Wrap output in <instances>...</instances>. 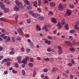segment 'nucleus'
I'll use <instances>...</instances> for the list:
<instances>
[{"label":"nucleus","mask_w":79,"mask_h":79,"mask_svg":"<svg viewBox=\"0 0 79 79\" xmlns=\"http://www.w3.org/2000/svg\"><path fill=\"white\" fill-rule=\"evenodd\" d=\"M0 6L1 9H2L3 10H4L5 13H8V12H9V10L8 9H6V8H5V5H4V4L2 2H0Z\"/></svg>","instance_id":"1"},{"label":"nucleus","mask_w":79,"mask_h":79,"mask_svg":"<svg viewBox=\"0 0 79 79\" xmlns=\"http://www.w3.org/2000/svg\"><path fill=\"white\" fill-rule=\"evenodd\" d=\"M29 13L34 18H37L38 17V16H39V14H38V13H33V11H29Z\"/></svg>","instance_id":"2"},{"label":"nucleus","mask_w":79,"mask_h":79,"mask_svg":"<svg viewBox=\"0 0 79 79\" xmlns=\"http://www.w3.org/2000/svg\"><path fill=\"white\" fill-rule=\"evenodd\" d=\"M67 13H66L65 15V16H70V15H71V13H72V11L68 9H67Z\"/></svg>","instance_id":"3"},{"label":"nucleus","mask_w":79,"mask_h":79,"mask_svg":"<svg viewBox=\"0 0 79 79\" xmlns=\"http://www.w3.org/2000/svg\"><path fill=\"white\" fill-rule=\"evenodd\" d=\"M4 39H6L7 42H10V38L9 36H5L3 37Z\"/></svg>","instance_id":"4"},{"label":"nucleus","mask_w":79,"mask_h":79,"mask_svg":"<svg viewBox=\"0 0 79 79\" xmlns=\"http://www.w3.org/2000/svg\"><path fill=\"white\" fill-rule=\"evenodd\" d=\"M15 3L17 5L18 7H22V4L21 3V2H19L18 1H15Z\"/></svg>","instance_id":"5"},{"label":"nucleus","mask_w":79,"mask_h":79,"mask_svg":"<svg viewBox=\"0 0 79 79\" xmlns=\"http://www.w3.org/2000/svg\"><path fill=\"white\" fill-rule=\"evenodd\" d=\"M18 31L19 33V35H23V31H22V29H21L20 28L18 29Z\"/></svg>","instance_id":"6"},{"label":"nucleus","mask_w":79,"mask_h":79,"mask_svg":"<svg viewBox=\"0 0 79 79\" xmlns=\"http://www.w3.org/2000/svg\"><path fill=\"white\" fill-rule=\"evenodd\" d=\"M63 8H64V7H63V5L61 4H60L58 7L59 10L62 11V10H63Z\"/></svg>","instance_id":"7"},{"label":"nucleus","mask_w":79,"mask_h":79,"mask_svg":"<svg viewBox=\"0 0 79 79\" xmlns=\"http://www.w3.org/2000/svg\"><path fill=\"white\" fill-rule=\"evenodd\" d=\"M50 6H51V7H52V8H53L55 6V3L54 2H51L50 3Z\"/></svg>","instance_id":"8"},{"label":"nucleus","mask_w":79,"mask_h":79,"mask_svg":"<svg viewBox=\"0 0 79 79\" xmlns=\"http://www.w3.org/2000/svg\"><path fill=\"white\" fill-rule=\"evenodd\" d=\"M27 61V59L26 58H24L22 60V62L24 64H26Z\"/></svg>","instance_id":"9"},{"label":"nucleus","mask_w":79,"mask_h":79,"mask_svg":"<svg viewBox=\"0 0 79 79\" xmlns=\"http://www.w3.org/2000/svg\"><path fill=\"white\" fill-rule=\"evenodd\" d=\"M44 42L46 44H48V45H50L51 41H48L47 40H45Z\"/></svg>","instance_id":"10"},{"label":"nucleus","mask_w":79,"mask_h":79,"mask_svg":"<svg viewBox=\"0 0 79 79\" xmlns=\"http://www.w3.org/2000/svg\"><path fill=\"white\" fill-rule=\"evenodd\" d=\"M17 60L19 63H21V56H19L17 58Z\"/></svg>","instance_id":"11"},{"label":"nucleus","mask_w":79,"mask_h":79,"mask_svg":"<svg viewBox=\"0 0 79 79\" xmlns=\"http://www.w3.org/2000/svg\"><path fill=\"white\" fill-rule=\"evenodd\" d=\"M36 30L38 31H40V30H41L40 27L37 25H36Z\"/></svg>","instance_id":"12"},{"label":"nucleus","mask_w":79,"mask_h":79,"mask_svg":"<svg viewBox=\"0 0 79 79\" xmlns=\"http://www.w3.org/2000/svg\"><path fill=\"white\" fill-rule=\"evenodd\" d=\"M34 4V6H35V7H36V8L37 7V4L38 2L37 1H35L34 2H33Z\"/></svg>","instance_id":"13"},{"label":"nucleus","mask_w":79,"mask_h":79,"mask_svg":"<svg viewBox=\"0 0 79 79\" xmlns=\"http://www.w3.org/2000/svg\"><path fill=\"white\" fill-rule=\"evenodd\" d=\"M51 21L52 23H56V19H52Z\"/></svg>","instance_id":"14"},{"label":"nucleus","mask_w":79,"mask_h":79,"mask_svg":"<svg viewBox=\"0 0 79 79\" xmlns=\"http://www.w3.org/2000/svg\"><path fill=\"white\" fill-rule=\"evenodd\" d=\"M28 65L29 66H30V68H32L34 66V64L32 63H29L28 64Z\"/></svg>","instance_id":"15"},{"label":"nucleus","mask_w":79,"mask_h":79,"mask_svg":"<svg viewBox=\"0 0 79 79\" xmlns=\"http://www.w3.org/2000/svg\"><path fill=\"white\" fill-rule=\"evenodd\" d=\"M57 25V27H58V28H59V29L61 28V23H60L58 22Z\"/></svg>","instance_id":"16"},{"label":"nucleus","mask_w":79,"mask_h":79,"mask_svg":"<svg viewBox=\"0 0 79 79\" xmlns=\"http://www.w3.org/2000/svg\"><path fill=\"white\" fill-rule=\"evenodd\" d=\"M14 10L16 11H18L19 10V8H18L16 6H15V7L14 8Z\"/></svg>","instance_id":"17"},{"label":"nucleus","mask_w":79,"mask_h":79,"mask_svg":"<svg viewBox=\"0 0 79 79\" xmlns=\"http://www.w3.org/2000/svg\"><path fill=\"white\" fill-rule=\"evenodd\" d=\"M37 19H39V20H44V17H39Z\"/></svg>","instance_id":"18"},{"label":"nucleus","mask_w":79,"mask_h":79,"mask_svg":"<svg viewBox=\"0 0 79 79\" xmlns=\"http://www.w3.org/2000/svg\"><path fill=\"white\" fill-rule=\"evenodd\" d=\"M22 73L24 76H26V73L25 72V71H24V70H22Z\"/></svg>","instance_id":"19"},{"label":"nucleus","mask_w":79,"mask_h":79,"mask_svg":"<svg viewBox=\"0 0 79 79\" xmlns=\"http://www.w3.org/2000/svg\"><path fill=\"white\" fill-rule=\"evenodd\" d=\"M13 16H15V19L16 21H17L18 20V15L15 14V15H13Z\"/></svg>","instance_id":"20"},{"label":"nucleus","mask_w":79,"mask_h":79,"mask_svg":"<svg viewBox=\"0 0 79 79\" xmlns=\"http://www.w3.org/2000/svg\"><path fill=\"white\" fill-rule=\"evenodd\" d=\"M62 53H63V51H62L61 50L58 51V53H59V55H61Z\"/></svg>","instance_id":"21"},{"label":"nucleus","mask_w":79,"mask_h":79,"mask_svg":"<svg viewBox=\"0 0 79 79\" xmlns=\"http://www.w3.org/2000/svg\"><path fill=\"white\" fill-rule=\"evenodd\" d=\"M61 24L62 25H64L65 24V21L64 19H63L61 21Z\"/></svg>","instance_id":"22"},{"label":"nucleus","mask_w":79,"mask_h":79,"mask_svg":"<svg viewBox=\"0 0 79 79\" xmlns=\"http://www.w3.org/2000/svg\"><path fill=\"white\" fill-rule=\"evenodd\" d=\"M69 32L71 34H73V33H74V32H75L76 31L74 30H72L70 31Z\"/></svg>","instance_id":"23"},{"label":"nucleus","mask_w":79,"mask_h":79,"mask_svg":"<svg viewBox=\"0 0 79 79\" xmlns=\"http://www.w3.org/2000/svg\"><path fill=\"white\" fill-rule=\"evenodd\" d=\"M38 6H40L41 5V3H42V1L41 0H38Z\"/></svg>","instance_id":"24"},{"label":"nucleus","mask_w":79,"mask_h":79,"mask_svg":"<svg viewBox=\"0 0 79 79\" xmlns=\"http://www.w3.org/2000/svg\"><path fill=\"white\" fill-rule=\"evenodd\" d=\"M37 11L39 12V13H41L42 12V10L41 9V8H37Z\"/></svg>","instance_id":"25"},{"label":"nucleus","mask_w":79,"mask_h":79,"mask_svg":"<svg viewBox=\"0 0 79 79\" xmlns=\"http://www.w3.org/2000/svg\"><path fill=\"white\" fill-rule=\"evenodd\" d=\"M12 72L13 73H14V74H17V73H18V71H15V69H14L12 70Z\"/></svg>","instance_id":"26"},{"label":"nucleus","mask_w":79,"mask_h":79,"mask_svg":"<svg viewBox=\"0 0 79 79\" xmlns=\"http://www.w3.org/2000/svg\"><path fill=\"white\" fill-rule=\"evenodd\" d=\"M71 61L72 64H75V61H74V60L73 59H71Z\"/></svg>","instance_id":"27"},{"label":"nucleus","mask_w":79,"mask_h":79,"mask_svg":"<svg viewBox=\"0 0 79 79\" xmlns=\"http://www.w3.org/2000/svg\"><path fill=\"white\" fill-rule=\"evenodd\" d=\"M5 60H6V61H11V59L10 58H8L7 59H5Z\"/></svg>","instance_id":"28"},{"label":"nucleus","mask_w":79,"mask_h":79,"mask_svg":"<svg viewBox=\"0 0 79 79\" xmlns=\"http://www.w3.org/2000/svg\"><path fill=\"white\" fill-rule=\"evenodd\" d=\"M9 54L10 55H14V54H15V52H9Z\"/></svg>","instance_id":"29"},{"label":"nucleus","mask_w":79,"mask_h":79,"mask_svg":"<svg viewBox=\"0 0 79 79\" xmlns=\"http://www.w3.org/2000/svg\"><path fill=\"white\" fill-rule=\"evenodd\" d=\"M70 51H71V52H73L75 50L74 48H71L69 49Z\"/></svg>","instance_id":"30"},{"label":"nucleus","mask_w":79,"mask_h":79,"mask_svg":"<svg viewBox=\"0 0 79 79\" xmlns=\"http://www.w3.org/2000/svg\"><path fill=\"white\" fill-rule=\"evenodd\" d=\"M16 40H21V38L20 36H18L16 38Z\"/></svg>","instance_id":"31"},{"label":"nucleus","mask_w":79,"mask_h":79,"mask_svg":"<svg viewBox=\"0 0 79 79\" xmlns=\"http://www.w3.org/2000/svg\"><path fill=\"white\" fill-rule=\"evenodd\" d=\"M31 8H32V7L31 5H30L27 7V10H31Z\"/></svg>","instance_id":"32"},{"label":"nucleus","mask_w":79,"mask_h":79,"mask_svg":"<svg viewBox=\"0 0 79 79\" xmlns=\"http://www.w3.org/2000/svg\"><path fill=\"white\" fill-rule=\"evenodd\" d=\"M15 68H18L19 67V65L17 63H15Z\"/></svg>","instance_id":"33"},{"label":"nucleus","mask_w":79,"mask_h":79,"mask_svg":"<svg viewBox=\"0 0 79 79\" xmlns=\"http://www.w3.org/2000/svg\"><path fill=\"white\" fill-rule=\"evenodd\" d=\"M64 26H65V27L66 29H67V30L69 29V27H68V24H66V25H65Z\"/></svg>","instance_id":"34"},{"label":"nucleus","mask_w":79,"mask_h":79,"mask_svg":"<svg viewBox=\"0 0 79 79\" xmlns=\"http://www.w3.org/2000/svg\"><path fill=\"white\" fill-rule=\"evenodd\" d=\"M31 20L30 19H28L27 20V23L29 24V23H31Z\"/></svg>","instance_id":"35"},{"label":"nucleus","mask_w":79,"mask_h":79,"mask_svg":"<svg viewBox=\"0 0 79 79\" xmlns=\"http://www.w3.org/2000/svg\"><path fill=\"white\" fill-rule=\"evenodd\" d=\"M69 6L71 8H74V5L72 4L70 5Z\"/></svg>","instance_id":"36"},{"label":"nucleus","mask_w":79,"mask_h":79,"mask_svg":"<svg viewBox=\"0 0 79 79\" xmlns=\"http://www.w3.org/2000/svg\"><path fill=\"white\" fill-rule=\"evenodd\" d=\"M30 62H34V59L31 57L30 59Z\"/></svg>","instance_id":"37"},{"label":"nucleus","mask_w":79,"mask_h":79,"mask_svg":"<svg viewBox=\"0 0 79 79\" xmlns=\"http://www.w3.org/2000/svg\"><path fill=\"white\" fill-rule=\"evenodd\" d=\"M47 51L48 52H50L52 51V49L50 48H48L47 49Z\"/></svg>","instance_id":"38"},{"label":"nucleus","mask_w":79,"mask_h":79,"mask_svg":"<svg viewBox=\"0 0 79 79\" xmlns=\"http://www.w3.org/2000/svg\"><path fill=\"white\" fill-rule=\"evenodd\" d=\"M26 3L28 5H29L30 4V2H29L27 0H26L25 1Z\"/></svg>","instance_id":"39"},{"label":"nucleus","mask_w":79,"mask_h":79,"mask_svg":"<svg viewBox=\"0 0 79 79\" xmlns=\"http://www.w3.org/2000/svg\"><path fill=\"white\" fill-rule=\"evenodd\" d=\"M64 43L66 44H70V42L68 41H65L64 42Z\"/></svg>","instance_id":"40"},{"label":"nucleus","mask_w":79,"mask_h":79,"mask_svg":"<svg viewBox=\"0 0 79 79\" xmlns=\"http://www.w3.org/2000/svg\"><path fill=\"white\" fill-rule=\"evenodd\" d=\"M45 4L48 3V1L47 0H43Z\"/></svg>","instance_id":"41"},{"label":"nucleus","mask_w":79,"mask_h":79,"mask_svg":"<svg viewBox=\"0 0 79 79\" xmlns=\"http://www.w3.org/2000/svg\"><path fill=\"white\" fill-rule=\"evenodd\" d=\"M52 72H55V71H56L55 70V67H53L52 69Z\"/></svg>","instance_id":"42"},{"label":"nucleus","mask_w":79,"mask_h":79,"mask_svg":"<svg viewBox=\"0 0 79 79\" xmlns=\"http://www.w3.org/2000/svg\"><path fill=\"white\" fill-rule=\"evenodd\" d=\"M50 60L48 58H45L44 59V61H50Z\"/></svg>","instance_id":"43"},{"label":"nucleus","mask_w":79,"mask_h":79,"mask_svg":"<svg viewBox=\"0 0 79 79\" xmlns=\"http://www.w3.org/2000/svg\"><path fill=\"white\" fill-rule=\"evenodd\" d=\"M6 62V61L5 60V59H4L2 60V62H1V64H3L5 63Z\"/></svg>","instance_id":"44"},{"label":"nucleus","mask_w":79,"mask_h":79,"mask_svg":"<svg viewBox=\"0 0 79 79\" xmlns=\"http://www.w3.org/2000/svg\"><path fill=\"white\" fill-rule=\"evenodd\" d=\"M42 29H43V30H44V29H47V27L46 26H45L42 27Z\"/></svg>","instance_id":"45"},{"label":"nucleus","mask_w":79,"mask_h":79,"mask_svg":"<svg viewBox=\"0 0 79 79\" xmlns=\"http://www.w3.org/2000/svg\"><path fill=\"white\" fill-rule=\"evenodd\" d=\"M48 39H52L53 38V37H52V36H48Z\"/></svg>","instance_id":"46"},{"label":"nucleus","mask_w":79,"mask_h":79,"mask_svg":"<svg viewBox=\"0 0 79 79\" xmlns=\"http://www.w3.org/2000/svg\"><path fill=\"white\" fill-rule=\"evenodd\" d=\"M69 39L71 40H72L73 39V37L71 36H70L69 37Z\"/></svg>","instance_id":"47"},{"label":"nucleus","mask_w":79,"mask_h":79,"mask_svg":"<svg viewBox=\"0 0 79 79\" xmlns=\"http://www.w3.org/2000/svg\"><path fill=\"white\" fill-rule=\"evenodd\" d=\"M6 64H7V66H9L10 65V64H11V62H7L6 63Z\"/></svg>","instance_id":"48"},{"label":"nucleus","mask_w":79,"mask_h":79,"mask_svg":"<svg viewBox=\"0 0 79 79\" xmlns=\"http://www.w3.org/2000/svg\"><path fill=\"white\" fill-rule=\"evenodd\" d=\"M46 55L47 56H50L51 55H52V54L50 53H48L46 54Z\"/></svg>","instance_id":"49"},{"label":"nucleus","mask_w":79,"mask_h":79,"mask_svg":"<svg viewBox=\"0 0 79 79\" xmlns=\"http://www.w3.org/2000/svg\"><path fill=\"white\" fill-rule=\"evenodd\" d=\"M25 37H30V35H29L28 34H26L25 35Z\"/></svg>","instance_id":"50"},{"label":"nucleus","mask_w":79,"mask_h":79,"mask_svg":"<svg viewBox=\"0 0 79 79\" xmlns=\"http://www.w3.org/2000/svg\"><path fill=\"white\" fill-rule=\"evenodd\" d=\"M3 48L2 46H0V52H2L3 50Z\"/></svg>","instance_id":"51"},{"label":"nucleus","mask_w":79,"mask_h":79,"mask_svg":"<svg viewBox=\"0 0 79 79\" xmlns=\"http://www.w3.org/2000/svg\"><path fill=\"white\" fill-rule=\"evenodd\" d=\"M48 71V69H44V72L46 73V72H47Z\"/></svg>","instance_id":"52"},{"label":"nucleus","mask_w":79,"mask_h":79,"mask_svg":"<svg viewBox=\"0 0 79 79\" xmlns=\"http://www.w3.org/2000/svg\"><path fill=\"white\" fill-rule=\"evenodd\" d=\"M35 73V72H34L33 73V77H35V73Z\"/></svg>","instance_id":"53"},{"label":"nucleus","mask_w":79,"mask_h":79,"mask_svg":"<svg viewBox=\"0 0 79 79\" xmlns=\"http://www.w3.org/2000/svg\"><path fill=\"white\" fill-rule=\"evenodd\" d=\"M75 28L76 29H79V27H77V25H75Z\"/></svg>","instance_id":"54"},{"label":"nucleus","mask_w":79,"mask_h":79,"mask_svg":"<svg viewBox=\"0 0 79 79\" xmlns=\"http://www.w3.org/2000/svg\"><path fill=\"white\" fill-rule=\"evenodd\" d=\"M3 58V56H0V60H2Z\"/></svg>","instance_id":"55"},{"label":"nucleus","mask_w":79,"mask_h":79,"mask_svg":"<svg viewBox=\"0 0 79 79\" xmlns=\"http://www.w3.org/2000/svg\"><path fill=\"white\" fill-rule=\"evenodd\" d=\"M58 49L59 50H61V47L60 46H58Z\"/></svg>","instance_id":"56"},{"label":"nucleus","mask_w":79,"mask_h":79,"mask_svg":"<svg viewBox=\"0 0 79 79\" xmlns=\"http://www.w3.org/2000/svg\"><path fill=\"white\" fill-rule=\"evenodd\" d=\"M12 40L14 42H15V37H12Z\"/></svg>","instance_id":"57"},{"label":"nucleus","mask_w":79,"mask_h":79,"mask_svg":"<svg viewBox=\"0 0 79 79\" xmlns=\"http://www.w3.org/2000/svg\"><path fill=\"white\" fill-rule=\"evenodd\" d=\"M4 73V74H8V71H5Z\"/></svg>","instance_id":"58"},{"label":"nucleus","mask_w":79,"mask_h":79,"mask_svg":"<svg viewBox=\"0 0 79 79\" xmlns=\"http://www.w3.org/2000/svg\"><path fill=\"white\" fill-rule=\"evenodd\" d=\"M68 65H69V66H72L73 64H72V63H70L68 64Z\"/></svg>","instance_id":"59"},{"label":"nucleus","mask_w":79,"mask_h":79,"mask_svg":"<svg viewBox=\"0 0 79 79\" xmlns=\"http://www.w3.org/2000/svg\"><path fill=\"white\" fill-rule=\"evenodd\" d=\"M58 59L59 60H60L61 59V57H60V56H58Z\"/></svg>","instance_id":"60"},{"label":"nucleus","mask_w":79,"mask_h":79,"mask_svg":"<svg viewBox=\"0 0 79 79\" xmlns=\"http://www.w3.org/2000/svg\"><path fill=\"white\" fill-rule=\"evenodd\" d=\"M30 44H30V45L31 46H33V45H34V44H33V42H31L30 43Z\"/></svg>","instance_id":"61"},{"label":"nucleus","mask_w":79,"mask_h":79,"mask_svg":"<svg viewBox=\"0 0 79 79\" xmlns=\"http://www.w3.org/2000/svg\"><path fill=\"white\" fill-rule=\"evenodd\" d=\"M21 50L23 52H24V48L22 47L21 48Z\"/></svg>","instance_id":"62"},{"label":"nucleus","mask_w":79,"mask_h":79,"mask_svg":"<svg viewBox=\"0 0 79 79\" xmlns=\"http://www.w3.org/2000/svg\"><path fill=\"white\" fill-rule=\"evenodd\" d=\"M9 69L10 70V71H11V70H12L13 69V68L12 67H10L9 68Z\"/></svg>","instance_id":"63"},{"label":"nucleus","mask_w":79,"mask_h":79,"mask_svg":"<svg viewBox=\"0 0 79 79\" xmlns=\"http://www.w3.org/2000/svg\"><path fill=\"white\" fill-rule=\"evenodd\" d=\"M48 78H49L47 76H46L45 77L44 79H48Z\"/></svg>","instance_id":"64"}]
</instances>
